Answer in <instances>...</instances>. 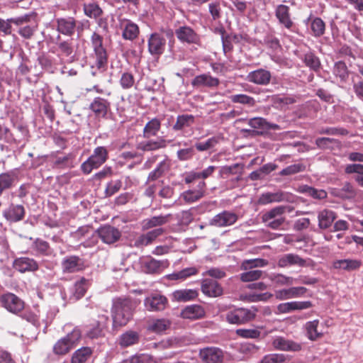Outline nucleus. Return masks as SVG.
<instances>
[{"label": "nucleus", "instance_id": "1", "mask_svg": "<svg viewBox=\"0 0 363 363\" xmlns=\"http://www.w3.org/2000/svg\"><path fill=\"white\" fill-rule=\"evenodd\" d=\"M137 305V301L130 297L123 296L114 298L111 308L113 326H125L132 318Z\"/></svg>", "mask_w": 363, "mask_h": 363}, {"label": "nucleus", "instance_id": "2", "mask_svg": "<svg viewBox=\"0 0 363 363\" xmlns=\"http://www.w3.org/2000/svg\"><path fill=\"white\" fill-rule=\"evenodd\" d=\"M13 21L17 28L18 34L23 39L30 40L34 38L39 28L38 14L30 12L15 17Z\"/></svg>", "mask_w": 363, "mask_h": 363}, {"label": "nucleus", "instance_id": "3", "mask_svg": "<svg viewBox=\"0 0 363 363\" xmlns=\"http://www.w3.org/2000/svg\"><path fill=\"white\" fill-rule=\"evenodd\" d=\"M268 263L267 260L261 258L243 260L240 267L241 270L247 272L240 274V279L242 282H250L259 279L264 272L262 270L253 269L265 267Z\"/></svg>", "mask_w": 363, "mask_h": 363}, {"label": "nucleus", "instance_id": "4", "mask_svg": "<svg viewBox=\"0 0 363 363\" xmlns=\"http://www.w3.org/2000/svg\"><path fill=\"white\" fill-rule=\"evenodd\" d=\"M294 208L290 206H278L265 212L262 216V220L266 225L273 230H277L284 223L286 218L283 215L291 213Z\"/></svg>", "mask_w": 363, "mask_h": 363}, {"label": "nucleus", "instance_id": "5", "mask_svg": "<svg viewBox=\"0 0 363 363\" xmlns=\"http://www.w3.org/2000/svg\"><path fill=\"white\" fill-rule=\"evenodd\" d=\"M81 331L74 328L66 336L58 340L53 345L52 351L55 354L64 356L75 348L81 340Z\"/></svg>", "mask_w": 363, "mask_h": 363}, {"label": "nucleus", "instance_id": "6", "mask_svg": "<svg viewBox=\"0 0 363 363\" xmlns=\"http://www.w3.org/2000/svg\"><path fill=\"white\" fill-rule=\"evenodd\" d=\"M258 310L255 307L250 308H237L226 313V320L230 324L241 325L254 320Z\"/></svg>", "mask_w": 363, "mask_h": 363}, {"label": "nucleus", "instance_id": "7", "mask_svg": "<svg viewBox=\"0 0 363 363\" xmlns=\"http://www.w3.org/2000/svg\"><path fill=\"white\" fill-rule=\"evenodd\" d=\"M91 43L96 55V65L99 69L104 70L107 66L108 55L103 46L102 36L94 33L91 36Z\"/></svg>", "mask_w": 363, "mask_h": 363}, {"label": "nucleus", "instance_id": "8", "mask_svg": "<svg viewBox=\"0 0 363 363\" xmlns=\"http://www.w3.org/2000/svg\"><path fill=\"white\" fill-rule=\"evenodd\" d=\"M215 167L209 166L201 172H191L185 177L184 181L186 184H194L198 182L196 189V191H201L204 196L206 191V183L204 179L208 177L214 171Z\"/></svg>", "mask_w": 363, "mask_h": 363}, {"label": "nucleus", "instance_id": "9", "mask_svg": "<svg viewBox=\"0 0 363 363\" xmlns=\"http://www.w3.org/2000/svg\"><path fill=\"white\" fill-rule=\"evenodd\" d=\"M140 260L143 271L146 274H160L169 265L167 259L157 260L151 256L143 257Z\"/></svg>", "mask_w": 363, "mask_h": 363}, {"label": "nucleus", "instance_id": "10", "mask_svg": "<svg viewBox=\"0 0 363 363\" xmlns=\"http://www.w3.org/2000/svg\"><path fill=\"white\" fill-rule=\"evenodd\" d=\"M3 307L9 312L18 314L21 312L24 307V301L13 293H6L0 297Z\"/></svg>", "mask_w": 363, "mask_h": 363}, {"label": "nucleus", "instance_id": "11", "mask_svg": "<svg viewBox=\"0 0 363 363\" xmlns=\"http://www.w3.org/2000/svg\"><path fill=\"white\" fill-rule=\"evenodd\" d=\"M293 201L294 196L291 194L278 191L276 192H266L261 194L257 202L260 205H267L272 203L292 202Z\"/></svg>", "mask_w": 363, "mask_h": 363}, {"label": "nucleus", "instance_id": "12", "mask_svg": "<svg viewBox=\"0 0 363 363\" xmlns=\"http://www.w3.org/2000/svg\"><path fill=\"white\" fill-rule=\"evenodd\" d=\"M97 238H100L103 242L111 245L118 241L121 237V231L110 225L100 227L96 231Z\"/></svg>", "mask_w": 363, "mask_h": 363}, {"label": "nucleus", "instance_id": "13", "mask_svg": "<svg viewBox=\"0 0 363 363\" xmlns=\"http://www.w3.org/2000/svg\"><path fill=\"white\" fill-rule=\"evenodd\" d=\"M168 299L164 295L154 293L145 298L144 304L147 311H162L168 306Z\"/></svg>", "mask_w": 363, "mask_h": 363}, {"label": "nucleus", "instance_id": "14", "mask_svg": "<svg viewBox=\"0 0 363 363\" xmlns=\"http://www.w3.org/2000/svg\"><path fill=\"white\" fill-rule=\"evenodd\" d=\"M85 269L83 259L76 255L67 256L62 262V269L65 274H72Z\"/></svg>", "mask_w": 363, "mask_h": 363}, {"label": "nucleus", "instance_id": "15", "mask_svg": "<svg viewBox=\"0 0 363 363\" xmlns=\"http://www.w3.org/2000/svg\"><path fill=\"white\" fill-rule=\"evenodd\" d=\"M199 357L203 363H223L224 355L220 348L207 347L200 350Z\"/></svg>", "mask_w": 363, "mask_h": 363}, {"label": "nucleus", "instance_id": "16", "mask_svg": "<svg viewBox=\"0 0 363 363\" xmlns=\"http://www.w3.org/2000/svg\"><path fill=\"white\" fill-rule=\"evenodd\" d=\"M26 210L23 205L11 203L2 211L3 217L10 223H17L23 220Z\"/></svg>", "mask_w": 363, "mask_h": 363}, {"label": "nucleus", "instance_id": "17", "mask_svg": "<svg viewBox=\"0 0 363 363\" xmlns=\"http://www.w3.org/2000/svg\"><path fill=\"white\" fill-rule=\"evenodd\" d=\"M96 231H94L91 225H84L79 227L75 232L73 233V237L81 240L88 237L89 239L82 243L85 247H91L97 243V235Z\"/></svg>", "mask_w": 363, "mask_h": 363}, {"label": "nucleus", "instance_id": "18", "mask_svg": "<svg viewBox=\"0 0 363 363\" xmlns=\"http://www.w3.org/2000/svg\"><path fill=\"white\" fill-rule=\"evenodd\" d=\"M177 38L182 43L188 44H198L200 41L199 35L189 26H180L175 30Z\"/></svg>", "mask_w": 363, "mask_h": 363}, {"label": "nucleus", "instance_id": "19", "mask_svg": "<svg viewBox=\"0 0 363 363\" xmlns=\"http://www.w3.org/2000/svg\"><path fill=\"white\" fill-rule=\"evenodd\" d=\"M111 103L101 97H96L89 105V109L94 113L97 118H104L106 117L110 109Z\"/></svg>", "mask_w": 363, "mask_h": 363}, {"label": "nucleus", "instance_id": "20", "mask_svg": "<svg viewBox=\"0 0 363 363\" xmlns=\"http://www.w3.org/2000/svg\"><path fill=\"white\" fill-rule=\"evenodd\" d=\"M272 344L276 350L281 351L298 352L302 349L301 344L281 336L274 337Z\"/></svg>", "mask_w": 363, "mask_h": 363}, {"label": "nucleus", "instance_id": "21", "mask_svg": "<svg viewBox=\"0 0 363 363\" xmlns=\"http://www.w3.org/2000/svg\"><path fill=\"white\" fill-rule=\"evenodd\" d=\"M57 30L62 35L72 36L74 35L77 21L73 17L59 18L56 19Z\"/></svg>", "mask_w": 363, "mask_h": 363}, {"label": "nucleus", "instance_id": "22", "mask_svg": "<svg viewBox=\"0 0 363 363\" xmlns=\"http://www.w3.org/2000/svg\"><path fill=\"white\" fill-rule=\"evenodd\" d=\"M9 143L25 145L29 138V131L26 126L19 124L14 125V129L11 131Z\"/></svg>", "mask_w": 363, "mask_h": 363}, {"label": "nucleus", "instance_id": "23", "mask_svg": "<svg viewBox=\"0 0 363 363\" xmlns=\"http://www.w3.org/2000/svg\"><path fill=\"white\" fill-rule=\"evenodd\" d=\"M201 291L208 297L215 298L220 296L223 290L218 281L213 279H205L201 283Z\"/></svg>", "mask_w": 363, "mask_h": 363}, {"label": "nucleus", "instance_id": "24", "mask_svg": "<svg viewBox=\"0 0 363 363\" xmlns=\"http://www.w3.org/2000/svg\"><path fill=\"white\" fill-rule=\"evenodd\" d=\"M219 84V79L212 77L210 74L197 75L191 81V85L196 88L207 87L213 89L217 87Z\"/></svg>", "mask_w": 363, "mask_h": 363}, {"label": "nucleus", "instance_id": "25", "mask_svg": "<svg viewBox=\"0 0 363 363\" xmlns=\"http://www.w3.org/2000/svg\"><path fill=\"white\" fill-rule=\"evenodd\" d=\"M271 78V72L264 69H258L250 72L247 76V79L248 82L262 86L269 84Z\"/></svg>", "mask_w": 363, "mask_h": 363}, {"label": "nucleus", "instance_id": "26", "mask_svg": "<svg viewBox=\"0 0 363 363\" xmlns=\"http://www.w3.org/2000/svg\"><path fill=\"white\" fill-rule=\"evenodd\" d=\"M237 220V214L230 211H224L222 213L216 215L212 218L210 223L211 225L217 227H224L234 224Z\"/></svg>", "mask_w": 363, "mask_h": 363}, {"label": "nucleus", "instance_id": "27", "mask_svg": "<svg viewBox=\"0 0 363 363\" xmlns=\"http://www.w3.org/2000/svg\"><path fill=\"white\" fill-rule=\"evenodd\" d=\"M275 16L279 23L284 26L286 29L291 30L294 23L291 18L289 7L286 5H278L275 9Z\"/></svg>", "mask_w": 363, "mask_h": 363}, {"label": "nucleus", "instance_id": "28", "mask_svg": "<svg viewBox=\"0 0 363 363\" xmlns=\"http://www.w3.org/2000/svg\"><path fill=\"white\" fill-rule=\"evenodd\" d=\"M57 40V42L56 45L60 53L63 56L69 57L71 60H73L76 50V45H74L73 38L62 40L60 36L58 35Z\"/></svg>", "mask_w": 363, "mask_h": 363}, {"label": "nucleus", "instance_id": "29", "mask_svg": "<svg viewBox=\"0 0 363 363\" xmlns=\"http://www.w3.org/2000/svg\"><path fill=\"white\" fill-rule=\"evenodd\" d=\"M89 285L90 283L87 279L81 277L79 280L74 282L69 299L72 301H77L81 299L84 296Z\"/></svg>", "mask_w": 363, "mask_h": 363}, {"label": "nucleus", "instance_id": "30", "mask_svg": "<svg viewBox=\"0 0 363 363\" xmlns=\"http://www.w3.org/2000/svg\"><path fill=\"white\" fill-rule=\"evenodd\" d=\"M166 40L158 33H153L148 40V50L152 55H160L163 53Z\"/></svg>", "mask_w": 363, "mask_h": 363}, {"label": "nucleus", "instance_id": "31", "mask_svg": "<svg viewBox=\"0 0 363 363\" xmlns=\"http://www.w3.org/2000/svg\"><path fill=\"white\" fill-rule=\"evenodd\" d=\"M308 289L303 286L291 287L286 289L279 290L276 292V297L280 300L303 297Z\"/></svg>", "mask_w": 363, "mask_h": 363}, {"label": "nucleus", "instance_id": "32", "mask_svg": "<svg viewBox=\"0 0 363 363\" xmlns=\"http://www.w3.org/2000/svg\"><path fill=\"white\" fill-rule=\"evenodd\" d=\"M206 311L201 305L194 304L186 306L181 312L184 319L198 320L205 317Z\"/></svg>", "mask_w": 363, "mask_h": 363}, {"label": "nucleus", "instance_id": "33", "mask_svg": "<svg viewBox=\"0 0 363 363\" xmlns=\"http://www.w3.org/2000/svg\"><path fill=\"white\" fill-rule=\"evenodd\" d=\"M13 267L20 272H34L38 269L35 260L28 257L17 258L13 262Z\"/></svg>", "mask_w": 363, "mask_h": 363}, {"label": "nucleus", "instance_id": "34", "mask_svg": "<svg viewBox=\"0 0 363 363\" xmlns=\"http://www.w3.org/2000/svg\"><path fill=\"white\" fill-rule=\"evenodd\" d=\"M172 296L174 301L188 302L196 299L199 292L196 289H182L174 291Z\"/></svg>", "mask_w": 363, "mask_h": 363}, {"label": "nucleus", "instance_id": "35", "mask_svg": "<svg viewBox=\"0 0 363 363\" xmlns=\"http://www.w3.org/2000/svg\"><path fill=\"white\" fill-rule=\"evenodd\" d=\"M171 215L153 216L144 219L142 221L141 226L143 230H147L152 228L160 227L166 224L170 219Z\"/></svg>", "mask_w": 363, "mask_h": 363}, {"label": "nucleus", "instance_id": "36", "mask_svg": "<svg viewBox=\"0 0 363 363\" xmlns=\"http://www.w3.org/2000/svg\"><path fill=\"white\" fill-rule=\"evenodd\" d=\"M319 323V320L315 319L306 322L303 325V329L306 331V335L311 341H316L323 336V333L318 330Z\"/></svg>", "mask_w": 363, "mask_h": 363}, {"label": "nucleus", "instance_id": "37", "mask_svg": "<svg viewBox=\"0 0 363 363\" xmlns=\"http://www.w3.org/2000/svg\"><path fill=\"white\" fill-rule=\"evenodd\" d=\"M17 182V176L12 172L0 174V196L7 190L11 189Z\"/></svg>", "mask_w": 363, "mask_h": 363}, {"label": "nucleus", "instance_id": "38", "mask_svg": "<svg viewBox=\"0 0 363 363\" xmlns=\"http://www.w3.org/2000/svg\"><path fill=\"white\" fill-rule=\"evenodd\" d=\"M336 213L328 209H324L318 213V227L320 229L325 230L331 226L335 219L336 218Z\"/></svg>", "mask_w": 363, "mask_h": 363}, {"label": "nucleus", "instance_id": "39", "mask_svg": "<svg viewBox=\"0 0 363 363\" xmlns=\"http://www.w3.org/2000/svg\"><path fill=\"white\" fill-rule=\"evenodd\" d=\"M139 341V333L136 331L128 330L119 337L118 344L121 347L125 348L138 344Z\"/></svg>", "mask_w": 363, "mask_h": 363}, {"label": "nucleus", "instance_id": "40", "mask_svg": "<svg viewBox=\"0 0 363 363\" xmlns=\"http://www.w3.org/2000/svg\"><path fill=\"white\" fill-rule=\"evenodd\" d=\"M362 265V262L358 259H339L333 262L335 269H342L347 271L358 269Z\"/></svg>", "mask_w": 363, "mask_h": 363}, {"label": "nucleus", "instance_id": "41", "mask_svg": "<svg viewBox=\"0 0 363 363\" xmlns=\"http://www.w3.org/2000/svg\"><path fill=\"white\" fill-rule=\"evenodd\" d=\"M195 118L193 115L190 114H182L179 115L177 118V121L173 125L172 129L174 131L182 130L186 128L190 127L194 123Z\"/></svg>", "mask_w": 363, "mask_h": 363}, {"label": "nucleus", "instance_id": "42", "mask_svg": "<svg viewBox=\"0 0 363 363\" xmlns=\"http://www.w3.org/2000/svg\"><path fill=\"white\" fill-rule=\"evenodd\" d=\"M161 127V121L157 118H154L148 121L143 129V137L149 138L157 135Z\"/></svg>", "mask_w": 363, "mask_h": 363}, {"label": "nucleus", "instance_id": "43", "mask_svg": "<svg viewBox=\"0 0 363 363\" xmlns=\"http://www.w3.org/2000/svg\"><path fill=\"white\" fill-rule=\"evenodd\" d=\"M92 350L90 347H84L76 350L71 359L72 363H84L91 357Z\"/></svg>", "mask_w": 363, "mask_h": 363}, {"label": "nucleus", "instance_id": "44", "mask_svg": "<svg viewBox=\"0 0 363 363\" xmlns=\"http://www.w3.org/2000/svg\"><path fill=\"white\" fill-rule=\"evenodd\" d=\"M229 99L234 104H240L250 108L254 107L256 104L255 99L247 94H233L230 96Z\"/></svg>", "mask_w": 363, "mask_h": 363}, {"label": "nucleus", "instance_id": "45", "mask_svg": "<svg viewBox=\"0 0 363 363\" xmlns=\"http://www.w3.org/2000/svg\"><path fill=\"white\" fill-rule=\"evenodd\" d=\"M333 74L339 77L340 82H345L349 77V71L346 64L343 61L335 62L333 68Z\"/></svg>", "mask_w": 363, "mask_h": 363}, {"label": "nucleus", "instance_id": "46", "mask_svg": "<svg viewBox=\"0 0 363 363\" xmlns=\"http://www.w3.org/2000/svg\"><path fill=\"white\" fill-rule=\"evenodd\" d=\"M170 325V321L167 319H157L149 325L148 329L154 333H160L168 329Z\"/></svg>", "mask_w": 363, "mask_h": 363}, {"label": "nucleus", "instance_id": "47", "mask_svg": "<svg viewBox=\"0 0 363 363\" xmlns=\"http://www.w3.org/2000/svg\"><path fill=\"white\" fill-rule=\"evenodd\" d=\"M86 333L87 337L91 339L98 338L104 335V328L99 322L96 321L86 327Z\"/></svg>", "mask_w": 363, "mask_h": 363}, {"label": "nucleus", "instance_id": "48", "mask_svg": "<svg viewBox=\"0 0 363 363\" xmlns=\"http://www.w3.org/2000/svg\"><path fill=\"white\" fill-rule=\"evenodd\" d=\"M303 61L306 65L315 72H318L320 68L319 58L312 52H308L304 55Z\"/></svg>", "mask_w": 363, "mask_h": 363}, {"label": "nucleus", "instance_id": "49", "mask_svg": "<svg viewBox=\"0 0 363 363\" xmlns=\"http://www.w3.org/2000/svg\"><path fill=\"white\" fill-rule=\"evenodd\" d=\"M84 11L86 16L94 18L99 17L103 13L102 9L96 3L84 4Z\"/></svg>", "mask_w": 363, "mask_h": 363}, {"label": "nucleus", "instance_id": "50", "mask_svg": "<svg viewBox=\"0 0 363 363\" xmlns=\"http://www.w3.org/2000/svg\"><path fill=\"white\" fill-rule=\"evenodd\" d=\"M315 145L320 149H333L334 146H339L340 142L334 138H318L315 140Z\"/></svg>", "mask_w": 363, "mask_h": 363}, {"label": "nucleus", "instance_id": "51", "mask_svg": "<svg viewBox=\"0 0 363 363\" xmlns=\"http://www.w3.org/2000/svg\"><path fill=\"white\" fill-rule=\"evenodd\" d=\"M164 147H165V141L164 140L140 143L138 145V148L143 151L155 150Z\"/></svg>", "mask_w": 363, "mask_h": 363}, {"label": "nucleus", "instance_id": "52", "mask_svg": "<svg viewBox=\"0 0 363 363\" xmlns=\"http://www.w3.org/2000/svg\"><path fill=\"white\" fill-rule=\"evenodd\" d=\"M311 28L314 36L320 37L325 33V25L320 18H315L311 22Z\"/></svg>", "mask_w": 363, "mask_h": 363}, {"label": "nucleus", "instance_id": "53", "mask_svg": "<svg viewBox=\"0 0 363 363\" xmlns=\"http://www.w3.org/2000/svg\"><path fill=\"white\" fill-rule=\"evenodd\" d=\"M34 249L43 255H49L51 253V249L48 242L37 238L33 242Z\"/></svg>", "mask_w": 363, "mask_h": 363}, {"label": "nucleus", "instance_id": "54", "mask_svg": "<svg viewBox=\"0 0 363 363\" xmlns=\"http://www.w3.org/2000/svg\"><path fill=\"white\" fill-rule=\"evenodd\" d=\"M123 363H155L153 358L148 354H137L124 360Z\"/></svg>", "mask_w": 363, "mask_h": 363}, {"label": "nucleus", "instance_id": "55", "mask_svg": "<svg viewBox=\"0 0 363 363\" xmlns=\"http://www.w3.org/2000/svg\"><path fill=\"white\" fill-rule=\"evenodd\" d=\"M138 27L136 24L128 23L123 31V37L127 40H133L138 36Z\"/></svg>", "mask_w": 363, "mask_h": 363}, {"label": "nucleus", "instance_id": "56", "mask_svg": "<svg viewBox=\"0 0 363 363\" xmlns=\"http://www.w3.org/2000/svg\"><path fill=\"white\" fill-rule=\"evenodd\" d=\"M182 197L186 201V203H191L201 199L203 196L201 191H196L194 189H191L184 191L182 194Z\"/></svg>", "mask_w": 363, "mask_h": 363}, {"label": "nucleus", "instance_id": "57", "mask_svg": "<svg viewBox=\"0 0 363 363\" xmlns=\"http://www.w3.org/2000/svg\"><path fill=\"white\" fill-rule=\"evenodd\" d=\"M303 191L315 199H324L327 197V192L323 189H316L311 186H305Z\"/></svg>", "mask_w": 363, "mask_h": 363}, {"label": "nucleus", "instance_id": "58", "mask_svg": "<svg viewBox=\"0 0 363 363\" xmlns=\"http://www.w3.org/2000/svg\"><path fill=\"white\" fill-rule=\"evenodd\" d=\"M236 334L243 338L257 339L260 337L261 332L257 329H238Z\"/></svg>", "mask_w": 363, "mask_h": 363}, {"label": "nucleus", "instance_id": "59", "mask_svg": "<svg viewBox=\"0 0 363 363\" xmlns=\"http://www.w3.org/2000/svg\"><path fill=\"white\" fill-rule=\"evenodd\" d=\"M319 134H326L330 135H347L349 132L343 128H322L318 130Z\"/></svg>", "mask_w": 363, "mask_h": 363}, {"label": "nucleus", "instance_id": "60", "mask_svg": "<svg viewBox=\"0 0 363 363\" xmlns=\"http://www.w3.org/2000/svg\"><path fill=\"white\" fill-rule=\"evenodd\" d=\"M218 143V139L215 137H212L203 142L196 143L195 147L199 151H206L212 149Z\"/></svg>", "mask_w": 363, "mask_h": 363}, {"label": "nucleus", "instance_id": "61", "mask_svg": "<svg viewBox=\"0 0 363 363\" xmlns=\"http://www.w3.org/2000/svg\"><path fill=\"white\" fill-rule=\"evenodd\" d=\"M135 78L130 72H124L122 74L120 84L124 89H129L134 85Z\"/></svg>", "mask_w": 363, "mask_h": 363}, {"label": "nucleus", "instance_id": "62", "mask_svg": "<svg viewBox=\"0 0 363 363\" xmlns=\"http://www.w3.org/2000/svg\"><path fill=\"white\" fill-rule=\"evenodd\" d=\"M106 160H86L81 166L85 174H89L93 169L99 167Z\"/></svg>", "mask_w": 363, "mask_h": 363}, {"label": "nucleus", "instance_id": "63", "mask_svg": "<svg viewBox=\"0 0 363 363\" xmlns=\"http://www.w3.org/2000/svg\"><path fill=\"white\" fill-rule=\"evenodd\" d=\"M122 187V182L121 180L111 181L107 184L105 189V194L106 196H111L117 193Z\"/></svg>", "mask_w": 363, "mask_h": 363}, {"label": "nucleus", "instance_id": "64", "mask_svg": "<svg viewBox=\"0 0 363 363\" xmlns=\"http://www.w3.org/2000/svg\"><path fill=\"white\" fill-rule=\"evenodd\" d=\"M285 360L286 357L283 354H270L265 355L261 363H283Z\"/></svg>", "mask_w": 363, "mask_h": 363}]
</instances>
